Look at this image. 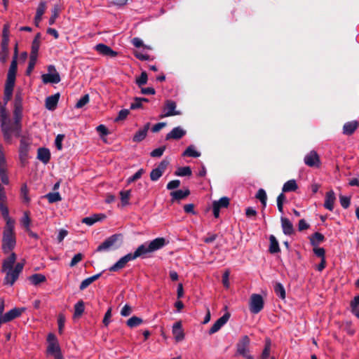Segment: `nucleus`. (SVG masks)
<instances>
[{"instance_id": "nucleus-1", "label": "nucleus", "mask_w": 359, "mask_h": 359, "mask_svg": "<svg viewBox=\"0 0 359 359\" xmlns=\"http://www.w3.org/2000/svg\"><path fill=\"white\" fill-rule=\"evenodd\" d=\"M0 122L4 139L6 142L11 144L13 133V121L9 118L6 107L2 106L1 103H0Z\"/></svg>"}, {"instance_id": "nucleus-2", "label": "nucleus", "mask_w": 359, "mask_h": 359, "mask_svg": "<svg viewBox=\"0 0 359 359\" xmlns=\"http://www.w3.org/2000/svg\"><path fill=\"white\" fill-rule=\"evenodd\" d=\"M20 147L18 149L19 159L21 166L25 167L28 164L29 151L32 144V139L29 135H22L20 134Z\"/></svg>"}, {"instance_id": "nucleus-3", "label": "nucleus", "mask_w": 359, "mask_h": 359, "mask_svg": "<svg viewBox=\"0 0 359 359\" xmlns=\"http://www.w3.org/2000/svg\"><path fill=\"white\" fill-rule=\"evenodd\" d=\"M121 234H113L111 236L105 239L100 245H99L96 249V252H109L110 250H116L118 248L119 244L118 241L121 239Z\"/></svg>"}, {"instance_id": "nucleus-4", "label": "nucleus", "mask_w": 359, "mask_h": 359, "mask_svg": "<svg viewBox=\"0 0 359 359\" xmlns=\"http://www.w3.org/2000/svg\"><path fill=\"white\" fill-rule=\"evenodd\" d=\"M9 43V25L5 24L2 31V40L1 43L0 60L5 62L8 55Z\"/></svg>"}, {"instance_id": "nucleus-5", "label": "nucleus", "mask_w": 359, "mask_h": 359, "mask_svg": "<svg viewBox=\"0 0 359 359\" xmlns=\"http://www.w3.org/2000/svg\"><path fill=\"white\" fill-rule=\"evenodd\" d=\"M250 339L248 335L242 336L236 344V352L235 355H241L243 357H246L250 355Z\"/></svg>"}, {"instance_id": "nucleus-6", "label": "nucleus", "mask_w": 359, "mask_h": 359, "mask_svg": "<svg viewBox=\"0 0 359 359\" xmlns=\"http://www.w3.org/2000/svg\"><path fill=\"white\" fill-rule=\"evenodd\" d=\"M263 297L259 294H252L250 298L249 309L253 314L259 313L264 308Z\"/></svg>"}, {"instance_id": "nucleus-7", "label": "nucleus", "mask_w": 359, "mask_h": 359, "mask_svg": "<svg viewBox=\"0 0 359 359\" xmlns=\"http://www.w3.org/2000/svg\"><path fill=\"white\" fill-rule=\"evenodd\" d=\"M166 244V241L163 237L156 238L151 241L149 243H144L140 245L143 247L144 255L155 252L163 248Z\"/></svg>"}, {"instance_id": "nucleus-8", "label": "nucleus", "mask_w": 359, "mask_h": 359, "mask_svg": "<svg viewBox=\"0 0 359 359\" xmlns=\"http://www.w3.org/2000/svg\"><path fill=\"white\" fill-rule=\"evenodd\" d=\"M24 264L18 262L16 264L14 269L8 270L4 281L6 284L13 285L16 280L18 278L20 273L22 271Z\"/></svg>"}, {"instance_id": "nucleus-9", "label": "nucleus", "mask_w": 359, "mask_h": 359, "mask_svg": "<svg viewBox=\"0 0 359 359\" xmlns=\"http://www.w3.org/2000/svg\"><path fill=\"white\" fill-rule=\"evenodd\" d=\"M22 107L14 106L13 110V134L15 137H20L22 132Z\"/></svg>"}, {"instance_id": "nucleus-10", "label": "nucleus", "mask_w": 359, "mask_h": 359, "mask_svg": "<svg viewBox=\"0 0 359 359\" xmlns=\"http://www.w3.org/2000/svg\"><path fill=\"white\" fill-rule=\"evenodd\" d=\"M16 241L15 234L3 233L2 250L5 254L8 253L15 246Z\"/></svg>"}, {"instance_id": "nucleus-11", "label": "nucleus", "mask_w": 359, "mask_h": 359, "mask_svg": "<svg viewBox=\"0 0 359 359\" xmlns=\"http://www.w3.org/2000/svg\"><path fill=\"white\" fill-rule=\"evenodd\" d=\"M170 162L167 159H163L157 166L150 172V179L151 181H157L164 173Z\"/></svg>"}, {"instance_id": "nucleus-12", "label": "nucleus", "mask_w": 359, "mask_h": 359, "mask_svg": "<svg viewBox=\"0 0 359 359\" xmlns=\"http://www.w3.org/2000/svg\"><path fill=\"white\" fill-rule=\"evenodd\" d=\"M25 311V308H13L9 311L6 312L0 320V326L2 323L10 322L16 318L20 317L22 312Z\"/></svg>"}, {"instance_id": "nucleus-13", "label": "nucleus", "mask_w": 359, "mask_h": 359, "mask_svg": "<svg viewBox=\"0 0 359 359\" xmlns=\"http://www.w3.org/2000/svg\"><path fill=\"white\" fill-rule=\"evenodd\" d=\"M231 314L229 312L225 313L222 317L218 318L209 330V334H212L218 332L230 318Z\"/></svg>"}, {"instance_id": "nucleus-14", "label": "nucleus", "mask_w": 359, "mask_h": 359, "mask_svg": "<svg viewBox=\"0 0 359 359\" xmlns=\"http://www.w3.org/2000/svg\"><path fill=\"white\" fill-rule=\"evenodd\" d=\"M47 341L48 344L47 347V352L48 353L53 354L61 351L57 338L54 334H48L47 337Z\"/></svg>"}, {"instance_id": "nucleus-15", "label": "nucleus", "mask_w": 359, "mask_h": 359, "mask_svg": "<svg viewBox=\"0 0 359 359\" xmlns=\"http://www.w3.org/2000/svg\"><path fill=\"white\" fill-rule=\"evenodd\" d=\"M95 50L104 56L115 57L118 55V52L112 50L109 46L104 43H98L95 46Z\"/></svg>"}, {"instance_id": "nucleus-16", "label": "nucleus", "mask_w": 359, "mask_h": 359, "mask_svg": "<svg viewBox=\"0 0 359 359\" xmlns=\"http://www.w3.org/2000/svg\"><path fill=\"white\" fill-rule=\"evenodd\" d=\"M176 109V103L172 101L168 100L165 101L164 111L165 113L160 116V118H163L164 117L179 115L180 114V111H175Z\"/></svg>"}, {"instance_id": "nucleus-17", "label": "nucleus", "mask_w": 359, "mask_h": 359, "mask_svg": "<svg viewBox=\"0 0 359 359\" xmlns=\"http://www.w3.org/2000/svg\"><path fill=\"white\" fill-rule=\"evenodd\" d=\"M317 258L320 259V262L316 264V269L321 271L326 266L325 250L323 248H316V259Z\"/></svg>"}, {"instance_id": "nucleus-18", "label": "nucleus", "mask_w": 359, "mask_h": 359, "mask_svg": "<svg viewBox=\"0 0 359 359\" xmlns=\"http://www.w3.org/2000/svg\"><path fill=\"white\" fill-rule=\"evenodd\" d=\"M187 132L181 127L177 126L174 128L165 136V140H180L186 135Z\"/></svg>"}, {"instance_id": "nucleus-19", "label": "nucleus", "mask_w": 359, "mask_h": 359, "mask_svg": "<svg viewBox=\"0 0 359 359\" xmlns=\"http://www.w3.org/2000/svg\"><path fill=\"white\" fill-rule=\"evenodd\" d=\"M189 195H190V191L189 189H186L184 190L179 189L177 191H172L170 192V196H171L170 201L172 203H174L175 201L179 202L181 200L186 198Z\"/></svg>"}, {"instance_id": "nucleus-20", "label": "nucleus", "mask_w": 359, "mask_h": 359, "mask_svg": "<svg viewBox=\"0 0 359 359\" xmlns=\"http://www.w3.org/2000/svg\"><path fill=\"white\" fill-rule=\"evenodd\" d=\"M172 332L177 341H181L184 339V332L181 321H177L173 325Z\"/></svg>"}, {"instance_id": "nucleus-21", "label": "nucleus", "mask_w": 359, "mask_h": 359, "mask_svg": "<svg viewBox=\"0 0 359 359\" xmlns=\"http://www.w3.org/2000/svg\"><path fill=\"white\" fill-rule=\"evenodd\" d=\"M280 222L283 232L285 235L290 236L294 233V226L289 219L281 217Z\"/></svg>"}, {"instance_id": "nucleus-22", "label": "nucleus", "mask_w": 359, "mask_h": 359, "mask_svg": "<svg viewBox=\"0 0 359 359\" xmlns=\"http://www.w3.org/2000/svg\"><path fill=\"white\" fill-rule=\"evenodd\" d=\"M60 96V93H57L53 95L47 97L45 102L46 108L50 111L55 110L57 107Z\"/></svg>"}, {"instance_id": "nucleus-23", "label": "nucleus", "mask_w": 359, "mask_h": 359, "mask_svg": "<svg viewBox=\"0 0 359 359\" xmlns=\"http://www.w3.org/2000/svg\"><path fill=\"white\" fill-rule=\"evenodd\" d=\"M336 200L335 194L332 190H330L325 194L324 207L332 211L334 209V205Z\"/></svg>"}, {"instance_id": "nucleus-24", "label": "nucleus", "mask_w": 359, "mask_h": 359, "mask_svg": "<svg viewBox=\"0 0 359 359\" xmlns=\"http://www.w3.org/2000/svg\"><path fill=\"white\" fill-rule=\"evenodd\" d=\"M42 81L44 84L47 83H58L61 79L58 72L53 74H44L41 76Z\"/></svg>"}, {"instance_id": "nucleus-25", "label": "nucleus", "mask_w": 359, "mask_h": 359, "mask_svg": "<svg viewBox=\"0 0 359 359\" xmlns=\"http://www.w3.org/2000/svg\"><path fill=\"white\" fill-rule=\"evenodd\" d=\"M150 123H146L144 127L139 130H137L133 137V141L134 142H142L147 136V132L149 129Z\"/></svg>"}, {"instance_id": "nucleus-26", "label": "nucleus", "mask_w": 359, "mask_h": 359, "mask_svg": "<svg viewBox=\"0 0 359 359\" xmlns=\"http://www.w3.org/2000/svg\"><path fill=\"white\" fill-rule=\"evenodd\" d=\"M37 158L44 164L48 163L50 159V150L45 147L39 148L37 151Z\"/></svg>"}, {"instance_id": "nucleus-27", "label": "nucleus", "mask_w": 359, "mask_h": 359, "mask_svg": "<svg viewBox=\"0 0 359 359\" xmlns=\"http://www.w3.org/2000/svg\"><path fill=\"white\" fill-rule=\"evenodd\" d=\"M16 258L17 256L15 253L12 252L6 259H5L2 263V271L4 272L7 270H11L16 261Z\"/></svg>"}, {"instance_id": "nucleus-28", "label": "nucleus", "mask_w": 359, "mask_h": 359, "mask_svg": "<svg viewBox=\"0 0 359 359\" xmlns=\"http://www.w3.org/2000/svg\"><path fill=\"white\" fill-rule=\"evenodd\" d=\"M358 127V122L352 121L346 122L343 126V133L346 135H352Z\"/></svg>"}, {"instance_id": "nucleus-29", "label": "nucleus", "mask_w": 359, "mask_h": 359, "mask_svg": "<svg viewBox=\"0 0 359 359\" xmlns=\"http://www.w3.org/2000/svg\"><path fill=\"white\" fill-rule=\"evenodd\" d=\"M143 250V247L140 245L134 253H128L123 256V257L126 259V262H128L130 261L135 260L137 257H144L145 255Z\"/></svg>"}, {"instance_id": "nucleus-30", "label": "nucleus", "mask_w": 359, "mask_h": 359, "mask_svg": "<svg viewBox=\"0 0 359 359\" xmlns=\"http://www.w3.org/2000/svg\"><path fill=\"white\" fill-rule=\"evenodd\" d=\"M269 251L271 254L278 253L280 251L279 243L276 238L273 235L269 236Z\"/></svg>"}, {"instance_id": "nucleus-31", "label": "nucleus", "mask_w": 359, "mask_h": 359, "mask_svg": "<svg viewBox=\"0 0 359 359\" xmlns=\"http://www.w3.org/2000/svg\"><path fill=\"white\" fill-rule=\"evenodd\" d=\"M102 275V273H97L93 276H90L89 278H86L85 280H83L80 286H79V289L81 290H85L86 288H87L93 282L95 281L96 280H97Z\"/></svg>"}, {"instance_id": "nucleus-32", "label": "nucleus", "mask_w": 359, "mask_h": 359, "mask_svg": "<svg viewBox=\"0 0 359 359\" xmlns=\"http://www.w3.org/2000/svg\"><path fill=\"white\" fill-rule=\"evenodd\" d=\"M298 189V186L294 180H290L286 182L282 188V191L283 193L295 191Z\"/></svg>"}, {"instance_id": "nucleus-33", "label": "nucleus", "mask_w": 359, "mask_h": 359, "mask_svg": "<svg viewBox=\"0 0 359 359\" xmlns=\"http://www.w3.org/2000/svg\"><path fill=\"white\" fill-rule=\"evenodd\" d=\"M143 323L142 318L133 316L126 321V325L130 328L136 327Z\"/></svg>"}, {"instance_id": "nucleus-34", "label": "nucleus", "mask_w": 359, "mask_h": 359, "mask_svg": "<svg viewBox=\"0 0 359 359\" xmlns=\"http://www.w3.org/2000/svg\"><path fill=\"white\" fill-rule=\"evenodd\" d=\"M182 156L198 158L201 156V153L195 149V147L194 145H190L182 153Z\"/></svg>"}, {"instance_id": "nucleus-35", "label": "nucleus", "mask_w": 359, "mask_h": 359, "mask_svg": "<svg viewBox=\"0 0 359 359\" xmlns=\"http://www.w3.org/2000/svg\"><path fill=\"white\" fill-rule=\"evenodd\" d=\"M29 279L34 285H37L41 283H43L46 280V276L41 273L33 274L29 277Z\"/></svg>"}, {"instance_id": "nucleus-36", "label": "nucleus", "mask_w": 359, "mask_h": 359, "mask_svg": "<svg viewBox=\"0 0 359 359\" xmlns=\"http://www.w3.org/2000/svg\"><path fill=\"white\" fill-rule=\"evenodd\" d=\"M127 262L126 259L123 257L118 262H116L114 265H112L109 270L110 271H118L122 269H123L126 264Z\"/></svg>"}, {"instance_id": "nucleus-37", "label": "nucleus", "mask_w": 359, "mask_h": 359, "mask_svg": "<svg viewBox=\"0 0 359 359\" xmlns=\"http://www.w3.org/2000/svg\"><path fill=\"white\" fill-rule=\"evenodd\" d=\"M50 203H54L62 201V197L59 192H50L45 196Z\"/></svg>"}, {"instance_id": "nucleus-38", "label": "nucleus", "mask_w": 359, "mask_h": 359, "mask_svg": "<svg viewBox=\"0 0 359 359\" xmlns=\"http://www.w3.org/2000/svg\"><path fill=\"white\" fill-rule=\"evenodd\" d=\"M229 198L226 196L222 197L218 201H214L212 202V205H217L218 208H226L229 205Z\"/></svg>"}, {"instance_id": "nucleus-39", "label": "nucleus", "mask_w": 359, "mask_h": 359, "mask_svg": "<svg viewBox=\"0 0 359 359\" xmlns=\"http://www.w3.org/2000/svg\"><path fill=\"white\" fill-rule=\"evenodd\" d=\"M84 312V303L82 300H79L75 305H74V318H79L80 317L83 313Z\"/></svg>"}, {"instance_id": "nucleus-40", "label": "nucleus", "mask_w": 359, "mask_h": 359, "mask_svg": "<svg viewBox=\"0 0 359 359\" xmlns=\"http://www.w3.org/2000/svg\"><path fill=\"white\" fill-rule=\"evenodd\" d=\"M191 169L189 166L180 167L175 171V175L177 176L184 177V176H191Z\"/></svg>"}, {"instance_id": "nucleus-41", "label": "nucleus", "mask_w": 359, "mask_h": 359, "mask_svg": "<svg viewBox=\"0 0 359 359\" xmlns=\"http://www.w3.org/2000/svg\"><path fill=\"white\" fill-rule=\"evenodd\" d=\"M60 12V7L58 4H55L52 9V15L49 19V25H52L55 22V20L58 18Z\"/></svg>"}, {"instance_id": "nucleus-42", "label": "nucleus", "mask_w": 359, "mask_h": 359, "mask_svg": "<svg viewBox=\"0 0 359 359\" xmlns=\"http://www.w3.org/2000/svg\"><path fill=\"white\" fill-rule=\"evenodd\" d=\"M6 220V225L4 230V233L5 234H15L14 233V222L8 217V218H4Z\"/></svg>"}, {"instance_id": "nucleus-43", "label": "nucleus", "mask_w": 359, "mask_h": 359, "mask_svg": "<svg viewBox=\"0 0 359 359\" xmlns=\"http://www.w3.org/2000/svg\"><path fill=\"white\" fill-rule=\"evenodd\" d=\"M274 291L276 295L278 296L280 299H284L285 298V290L280 283H276L275 284Z\"/></svg>"}, {"instance_id": "nucleus-44", "label": "nucleus", "mask_w": 359, "mask_h": 359, "mask_svg": "<svg viewBox=\"0 0 359 359\" xmlns=\"http://www.w3.org/2000/svg\"><path fill=\"white\" fill-rule=\"evenodd\" d=\"M130 190L121 191L120 196L121 200L122 206H126L129 204V199L130 196Z\"/></svg>"}, {"instance_id": "nucleus-45", "label": "nucleus", "mask_w": 359, "mask_h": 359, "mask_svg": "<svg viewBox=\"0 0 359 359\" xmlns=\"http://www.w3.org/2000/svg\"><path fill=\"white\" fill-rule=\"evenodd\" d=\"M15 78L14 76H7L6 85H5V91L12 92L13 91L15 82Z\"/></svg>"}, {"instance_id": "nucleus-46", "label": "nucleus", "mask_w": 359, "mask_h": 359, "mask_svg": "<svg viewBox=\"0 0 359 359\" xmlns=\"http://www.w3.org/2000/svg\"><path fill=\"white\" fill-rule=\"evenodd\" d=\"M18 70V59L13 58L7 76L16 77Z\"/></svg>"}, {"instance_id": "nucleus-47", "label": "nucleus", "mask_w": 359, "mask_h": 359, "mask_svg": "<svg viewBox=\"0 0 359 359\" xmlns=\"http://www.w3.org/2000/svg\"><path fill=\"white\" fill-rule=\"evenodd\" d=\"M256 198L260 201L264 207L266 205L267 196L266 191L263 189L258 190Z\"/></svg>"}, {"instance_id": "nucleus-48", "label": "nucleus", "mask_w": 359, "mask_h": 359, "mask_svg": "<svg viewBox=\"0 0 359 359\" xmlns=\"http://www.w3.org/2000/svg\"><path fill=\"white\" fill-rule=\"evenodd\" d=\"M147 81H148V75H147V73L146 72H142L140 76V77L137 78L136 79V84L139 86V87H141L144 85H145L147 83Z\"/></svg>"}, {"instance_id": "nucleus-49", "label": "nucleus", "mask_w": 359, "mask_h": 359, "mask_svg": "<svg viewBox=\"0 0 359 359\" xmlns=\"http://www.w3.org/2000/svg\"><path fill=\"white\" fill-rule=\"evenodd\" d=\"M36 60H37L36 57L29 56V64H28L27 68L26 69V75L29 76L32 74V72L34 68V66L36 65Z\"/></svg>"}, {"instance_id": "nucleus-50", "label": "nucleus", "mask_w": 359, "mask_h": 359, "mask_svg": "<svg viewBox=\"0 0 359 359\" xmlns=\"http://www.w3.org/2000/svg\"><path fill=\"white\" fill-rule=\"evenodd\" d=\"M89 101H90L89 95L86 94L78 100L75 107H76V108H78V109L82 108L83 106H85L86 104H88L89 102Z\"/></svg>"}, {"instance_id": "nucleus-51", "label": "nucleus", "mask_w": 359, "mask_h": 359, "mask_svg": "<svg viewBox=\"0 0 359 359\" xmlns=\"http://www.w3.org/2000/svg\"><path fill=\"white\" fill-rule=\"evenodd\" d=\"M144 170L143 168H140L138 170L133 176L130 177L127 180L128 184H130L137 180H139L142 175L144 173Z\"/></svg>"}, {"instance_id": "nucleus-52", "label": "nucleus", "mask_w": 359, "mask_h": 359, "mask_svg": "<svg viewBox=\"0 0 359 359\" xmlns=\"http://www.w3.org/2000/svg\"><path fill=\"white\" fill-rule=\"evenodd\" d=\"M28 188L26 184H23L20 189L21 196L23 198V201L25 203H29L30 201L29 197L28 196Z\"/></svg>"}, {"instance_id": "nucleus-53", "label": "nucleus", "mask_w": 359, "mask_h": 359, "mask_svg": "<svg viewBox=\"0 0 359 359\" xmlns=\"http://www.w3.org/2000/svg\"><path fill=\"white\" fill-rule=\"evenodd\" d=\"M165 146H162L157 149H155L150 153V156L154 158H159L163 154V152L165 151Z\"/></svg>"}, {"instance_id": "nucleus-54", "label": "nucleus", "mask_w": 359, "mask_h": 359, "mask_svg": "<svg viewBox=\"0 0 359 359\" xmlns=\"http://www.w3.org/2000/svg\"><path fill=\"white\" fill-rule=\"evenodd\" d=\"M129 114H130L129 109H121V111H119L117 117L114 119V121L118 122V121L125 120Z\"/></svg>"}, {"instance_id": "nucleus-55", "label": "nucleus", "mask_w": 359, "mask_h": 359, "mask_svg": "<svg viewBox=\"0 0 359 359\" xmlns=\"http://www.w3.org/2000/svg\"><path fill=\"white\" fill-rule=\"evenodd\" d=\"M40 48V42L32 41L29 56L38 57V52Z\"/></svg>"}, {"instance_id": "nucleus-56", "label": "nucleus", "mask_w": 359, "mask_h": 359, "mask_svg": "<svg viewBox=\"0 0 359 359\" xmlns=\"http://www.w3.org/2000/svg\"><path fill=\"white\" fill-rule=\"evenodd\" d=\"M339 202L342 208L346 209L349 207L351 203V198L346 196H339Z\"/></svg>"}, {"instance_id": "nucleus-57", "label": "nucleus", "mask_w": 359, "mask_h": 359, "mask_svg": "<svg viewBox=\"0 0 359 359\" xmlns=\"http://www.w3.org/2000/svg\"><path fill=\"white\" fill-rule=\"evenodd\" d=\"M305 163L310 166H314V151H311L310 153L304 158Z\"/></svg>"}, {"instance_id": "nucleus-58", "label": "nucleus", "mask_w": 359, "mask_h": 359, "mask_svg": "<svg viewBox=\"0 0 359 359\" xmlns=\"http://www.w3.org/2000/svg\"><path fill=\"white\" fill-rule=\"evenodd\" d=\"M143 104L142 101H140L139 97H135L134 98V102L130 104V109H143Z\"/></svg>"}, {"instance_id": "nucleus-59", "label": "nucleus", "mask_w": 359, "mask_h": 359, "mask_svg": "<svg viewBox=\"0 0 359 359\" xmlns=\"http://www.w3.org/2000/svg\"><path fill=\"white\" fill-rule=\"evenodd\" d=\"M65 323V316L62 313L59 314L58 318H57V324H58V332L60 334H62L63 332Z\"/></svg>"}, {"instance_id": "nucleus-60", "label": "nucleus", "mask_w": 359, "mask_h": 359, "mask_svg": "<svg viewBox=\"0 0 359 359\" xmlns=\"http://www.w3.org/2000/svg\"><path fill=\"white\" fill-rule=\"evenodd\" d=\"M65 135L63 134H58L56 137H55V147L56 148L60 151L62 149V141L63 140L65 139Z\"/></svg>"}, {"instance_id": "nucleus-61", "label": "nucleus", "mask_w": 359, "mask_h": 359, "mask_svg": "<svg viewBox=\"0 0 359 359\" xmlns=\"http://www.w3.org/2000/svg\"><path fill=\"white\" fill-rule=\"evenodd\" d=\"M270 349H271V343L270 341H268L264 346V348L262 351V353L261 355L262 359H267L270 354Z\"/></svg>"}, {"instance_id": "nucleus-62", "label": "nucleus", "mask_w": 359, "mask_h": 359, "mask_svg": "<svg viewBox=\"0 0 359 359\" xmlns=\"http://www.w3.org/2000/svg\"><path fill=\"white\" fill-rule=\"evenodd\" d=\"M14 106L22 107V95L21 91L18 90L15 95Z\"/></svg>"}, {"instance_id": "nucleus-63", "label": "nucleus", "mask_w": 359, "mask_h": 359, "mask_svg": "<svg viewBox=\"0 0 359 359\" xmlns=\"http://www.w3.org/2000/svg\"><path fill=\"white\" fill-rule=\"evenodd\" d=\"M83 257V254H81V253L76 254L72 259V260L69 263V266L71 267L76 266L79 262H81L82 260Z\"/></svg>"}, {"instance_id": "nucleus-64", "label": "nucleus", "mask_w": 359, "mask_h": 359, "mask_svg": "<svg viewBox=\"0 0 359 359\" xmlns=\"http://www.w3.org/2000/svg\"><path fill=\"white\" fill-rule=\"evenodd\" d=\"M46 10V3L45 1H41L36 9V15L41 16L44 14Z\"/></svg>"}]
</instances>
